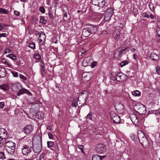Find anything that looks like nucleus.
I'll return each instance as SVG.
<instances>
[{"label": "nucleus", "instance_id": "1", "mask_svg": "<svg viewBox=\"0 0 160 160\" xmlns=\"http://www.w3.org/2000/svg\"><path fill=\"white\" fill-rule=\"evenodd\" d=\"M22 154L26 155L27 160H32L35 158V155L32 150V147L27 145H23L22 147Z\"/></svg>", "mask_w": 160, "mask_h": 160}, {"label": "nucleus", "instance_id": "2", "mask_svg": "<svg viewBox=\"0 0 160 160\" xmlns=\"http://www.w3.org/2000/svg\"><path fill=\"white\" fill-rule=\"evenodd\" d=\"M138 138L140 142L144 148L148 147L149 145V142L144 133L141 131L138 132Z\"/></svg>", "mask_w": 160, "mask_h": 160}, {"label": "nucleus", "instance_id": "3", "mask_svg": "<svg viewBox=\"0 0 160 160\" xmlns=\"http://www.w3.org/2000/svg\"><path fill=\"white\" fill-rule=\"evenodd\" d=\"M4 144H5V149L7 152L9 154H12L15 151V144L10 141L5 142Z\"/></svg>", "mask_w": 160, "mask_h": 160}, {"label": "nucleus", "instance_id": "4", "mask_svg": "<svg viewBox=\"0 0 160 160\" xmlns=\"http://www.w3.org/2000/svg\"><path fill=\"white\" fill-rule=\"evenodd\" d=\"M7 134L6 130L0 128V147L3 145L5 142V138H7Z\"/></svg>", "mask_w": 160, "mask_h": 160}, {"label": "nucleus", "instance_id": "5", "mask_svg": "<svg viewBox=\"0 0 160 160\" xmlns=\"http://www.w3.org/2000/svg\"><path fill=\"white\" fill-rule=\"evenodd\" d=\"M33 149L34 152L36 153H39L41 152L42 149V142L41 140L38 141L37 143L33 144Z\"/></svg>", "mask_w": 160, "mask_h": 160}, {"label": "nucleus", "instance_id": "6", "mask_svg": "<svg viewBox=\"0 0 160 160\" xmlns=\"http://www.w3.org/2000/svg\"><path fill=\"white\" fill-rule=\"evenodd\" d=\"M115 78L117 81L121 82L125 81L128 78L127 76L122 73H117L115 76Z\"/></svg>", "mask_w": 160, "mask_h": 160}, {"label": "nucleus", "instance_id": "7", "mask_svg": "<svg viewBox=\"0 0 160 160\" xmlns=\"http://www.w3.org/2000/svg\"><path fill=\"white\" fill-rule=\"evenodd\" d=\"M110 114L111 119L113 122L117 123H120V118L116 113L114 112H111Z\"/></svg>", "mask_w": 160, "mask_h": 160}, {"label": "nucleus", "instance_id": "8", "mask_svg": "<svg viewBox=\"0 0 160 160\" xmlns=\"http://www.w3.org/2000/svg\"><path fill=\"white\" fill-rule=\"evenodd\" d=\"M106 147L104 145L98 144L96 147V151L99 153H102L105 152Z\"/></svg>", "mask_w": 160, "mask_h": 160}, {"label": "nucleus", "instance_id": "9", "mask_svg": "<svg viewBox=\"0 0 160 160\" xmlns=\"http://www.w3.org/2000/svg\"><path fill=\"white\" fill-rule=\"evenodd\" d=\"M33 127L31 124L25 125L23 129V131L26 134H28L31 132L33 130Z\"/></svg>", "mask_w": 160, "mask_h": 160}, {"label": "nucleus", "instance_id": "10", "mask_svg": "<svg viewBox=\"0 0 160 160\" xmlns=\"http://www.w3.org/2000/svg\"><path fill=\"white\" fill-rule=\"evenodd\" d=\"M92 2L93 4L100 7H103L105 3L104 0H92Z\"/></svg>", "mask_w": 160, "mask_h": 160}, {"label": "nucleus", "instance_id": "11", "mask_svg": "<svg viewBox=\"0 0 160 160\" xmlns=\"http://www.w3.org/2000/svg\"><path fill=\"white\" fill-rule=\"evenodd\" d=\"M115 107L116 110L118 112L122 113L124 111L123 106L122 104L120 103H116L115 105Z\"/></svg>", "mask_w": 160, "mask_h": 160}, {"label": "nucleus", "instance_id": "12", "mask_svg": "<svg viewBox=\"0 0 160 160\" xmlns=\"http://www.w3.org/2000/svg\"><path fill=\"white\" fill-rule=\"evenodd\" d=\"M25 93H27L28 95H32L31 93L29 92V91L24 88L21 89L17 93V95L18 96H19L20 95H22Z\"/></svg>", "mask_w": 160, "mask_h": 160}, {"label": "nucleus", "instance_id": "13", "mask_svg": "<svg viewBox=\"0 0 160 160\" xmlns=\"http://www.w3.org/2000/svg\"><path fill=\"white\" fill-rule=\"evenodd\" d=\"M46 35L44 32H42L39 34L38 40L39 43L42 44L45 41Z\"/></svg>", "mask_w": 160, "mask_h": 160}, {"label": "nucleus", "instance_id": "14", "mask_svg": "<svg viewBox=\"0 0 160 160\" xmlns=\"http://www.w3.org/2000/svg\"><path fill=\"white\" fill-rule=\"evenodd\" d=\"M90 34L95 33L97 31L96 26L92 25H89L87 27Z\"/></svg>", "mask_w": 160, "mask_h": 160}, {"label": "nucleus", "instance_id": "15", "mask_svg": "<svg viewBox=\"0 0 160 160\" xmlns=\"http://www.w3.org/2000/svg\"><path fill=\"white\" fill-rule=\"evenodd\" d=\"M130 118L132 122L135 124L138 122V120L137 116L134 114H132L130 115Z\"/></svg>", "mask_w": 160, "mask_h": 160}, {"label": "nucleus", "instance_id": "16", "mask_svg": "<svg viewBox=\"0 0 160 160\" xmlns=\"http://www.w3.org/2000/svg\"><path fill=\"white\" fill-rule=\"evenodd\" d=\"M141 107L140 108L137 112L141 114H144L146 112V108L143 104H140Z\"/></svg>", "mask_w": 160, "mask_h": 160}, {"label": "nucleus", "instance_id": "17", "mask_svg": "<svg viewBox=\"0 0 160 160\" xmlns=\"http://www.w3.org/2000/svg\"><path fill=\"white\" fill-rule=\"evenodd\" d=\"M63 9H64L63 10L64 13L63 14V20L64 21H66L69 18L67 16V13H68V8L67 7H65Z\"/></svg>", "mask_w": 160, "mask_h": 160}, {"label": "nucleus", "instance_id": "18", "mask_svg": "<svg viewBox=\"0 0 160 160\" xmlns=\"http://www.w3.org/2000/svg\"><path fill=\"white\" fill-rule=\"evenodd\" d=\"M82 34L85 37H88L91 34L87 27L83 30Z\"/></svg>", "mask_w": 160, "mask_h": 160}, {"label": "nucleus", "instance_id": "19", "mask_svg": "<svg viewBox=\"0 0 160 160\" xmlns=\"http://www.w3.org/2000/svg\"><path fill=\"white\" fill-rule=\"evenodd\" d=\"M151 59L153 60L157 61L159 59V56L155 53H152L150 55Z\"/></svg>", "mask_w": 160, "mask_h": 160}, {"label": "nucleus", "instance_id": "20", "mask_svg": "<svg viewBox=\"0 0 160 160\" xmlns=\"http://www.w3.org/2000/svg\"><path fill=\"white\" fill-rule=\"evenodd\" d=\"M120 31L118 30H115L113 34V36L115 39H118L119 38Z\"/></svg>", "mask_w": 160, "mask_h": 160}, {"label": "nucleus", "instance_id": "21", "mask_svg": "<svg viewBox=\"0 0 160 160\" xmlns=\"http://www.w3.org/2000/svg\"><path fill=\"white\" fill-rule=\"evenodd\" d=\"M0 88L4 91H7L9 90V86L8 84H4L0 85Z\"/></svg>", "mask_w": 160, "mask_h": 160}, {"label": "nucleus", "instance_id": "22", "mask_svg": "<svg viewBox=\"0 0 160 160\" xmlns=\"http://www.w3.org/2000/svg\"><path fill=\"white\" fill-rule=\"evenodd\" d=\"M5 71L4 68L0 67V78H3L5 76Z\"/></svg>", "mask_w": 160, "mask_h": 160}, {"label": "nucleus", "instance_id": "23", "mask_svg": "<svg viewBox=\"0 0 160 160\" xmlns=\"http://www.w3.org/2000/svg\"><path fill=\"white\" fill-rule=\"evenodd\" d=\"M105 157V155L103 156H101L99 155H95L92 157V160H95L98 159V160H102V158H104Z\"/></svg>", "mask_w": 160, "mask_h": 160}, {"label": "nucleus", "instance_id": "24", "mask_svg": "<svg viewBox=\"0 0 160 160\" xmlns=\"http://www.w3.org/2000/svg\"><path fill=\"white\" fill-rule=\"evenodd\" d=\"M148 6L150 10L154 13H155V7H154V4L151 2H149L148 4Z\"/></svg>", "mask_w": 160, "mask_h": 160}, {"label": "nucleus", "instance_id": "25", "mask_svg": "<svg viewBox=\"0 0 160 160\" xmlns=\"http://www.w3.org/2000/svg\"><path fill=\"white\" fill-rule=\"evenodd\" d=\"M113 12V11L112 8H108L107 10L105 12L106 13L110 15V16H112Z\"/></svg>", "mask_w": 160, "mask_h": 160}, {"label": "nucleus", "instance_id": "26", "mask_svg": "<svg viewBox=\"0 0 160 160\" xmlns=\"http://www.w3.org/2000/svg\"><path fill=\"white\" fill-rule=\"evenodd\" d=\"M2 62L5 64L7 66L9 67H11V64L10 63H9L7 60L4 58H2Z\"/></svg>", "mask_w": 160, "mask_h": 160}, {"label": "nucleus", "instance_id": "27", "mask_svg": "<svg viewBox=\"0 0 160 160\" xmlns=\"http://www.w3.org/2000/svg\"><path fill=\"white\" fill-rule=\"evenodd\" d=\"M40 22L41 23H42L43 24H46L47 21L44 16H41L40 17Z\"/></svg>", "mask_w": 160, "mask_h": 160}, {"label": "nucleus", "instance_id": "28", "mask_svg": "<svg viewBox=\"0 0 160 160\" xmlns=\"http://www.w3.org/2000/svg\"><path fill=\"white\" fill-rule=\"evenodd\" d=\"M8 12H9L8 10L2 8H0V13L8 14Z\"/></svg>", "mask_w": 160, "mask_h": 160}, {"label": "nucleus", "instance_id": "29", "mask_svg": "<svg viewBox=\"0 0 160 160\" xmlns=\"http://www.w3.org/2000/svg\"><path fill=\"white\" fill-rule=\"evenodd\" d=\"M140 104H142L140 103H138L136 104L134 106V109L137 111H138V110L140 108L141 105Z\"/></svg>", "mask_w": 160, "mask_h": 160}, {"label": "nucleus", "instance_id": "30", "mask_svg": "<svg viewBox=\"0 0 160 160\" xmlns=\"http://www.w3.org/2000/svg\"><path fill=\"white\" fill-rule=\"evenodd\" d=\"M40 70L41 72L42 73V74L44 72L45 70L44 64L43 62H41L40 63Z\"/></svg>", "mask_w": 160, "mask_h": 160}, {"label": "nucleus", "instance_id": "31", "mask_svg": "<svg viewBox=\"0 0 160 160\" xmlns=\"http://www.w3.org/2000/svg\"><path fill=\"white\" fill-rule=\"evenodd\" d=\"M132 93L135 96H139L141 95L140 92L138 90H136L132 92Z\"/></svg>", "mask_w": 160, "mask_h": 160}, {"label": "nucleus", "instance_id": "32", "mask_svg": "<svg viewBox=\"0 0 160 160\" xmlns=\"http://www.w3.org/2000/svg\"><path fill=\"white\" fill-rule=\"evenodd\" d=\"M149 113V114H159L160 113L159 111L156 110L150 111Z\"/></svg>", "mask_w": 160, "mask_h": 160}, {"label": "nucleus", "instance_id": "33", "mask_svg": "<svg viewBox=\"0 0 160 160\" xmlns=\"http://www.w3.org/2000/svg\"><path fill=\"white\" fill-rule=\"evenodd\" d=\"M125 50L123 49L122 50H120L119 49H117L116 50V53H118V55H119V57L120 56V55L122 54L123 53H125Z\"/></svg>", "mask_w": 160, "mask_h": 160}, {"label": "nucleus", "instance_id": "34", "mask_svg": "<svg viewBox=\"0 0 160 160\" xmlns=\"http://www.w3.org/2000/svg\"><path fill=\"white\" fill-rule=\"evenodd\" d=\"M47 143L48 148H50L52 150L51 148L54 145L53 142L52 141H48Z\"/></svg>", "mask_w": 160, "mask_h": 160}, {"label": "nucleus", "instance_id": "35", "mask_svg": "<svg viewBox=\"0 0 160 160\" xmlns=\"http://www.w3.org/2000/svg\"><path fill=\"white\" fill-rule=\"evenodd\" d=\"M34 57L37 60H39L41 58L40 55L37 53H34Z\"/></svg>", "mask_w": 160, "mask_h": 160}, {"label": "nucleus", "instance_id": "36", "mask_svg": "<svg viewBox=\"0 0 160 160\" xmlns=\"http://www.w3.org/2000/svg\"><path fill=\"white\" fill-rule=\"evenodd\" d=\"M28 46L33 49H34L35 48V45L34 43H30L28 44Z\"/></svg>", "mask_w": 160, "mask_h": 160}, {"label": "nucleus", "instance_id": "37", "mask_svg": "<svg viewBox=\"0 0 160 160\" xmlns=\"http://www.w3.org/2000/svg\"><path fill=\"white\" fill-rule=\"evenodd\" d=\"M112 16L105 13L104 19L105 20L107 21L109 20L112 17Z\"/></svg>", "mask_w": 160, "mask_h": 160}, {"label": "nucleus", "instance_id": "38", "mask_svg": "<svg viewBox=\"0 0 160 160\" xmlns=\"http://www.w3.org/2000/svg\"><path fill=\"white\" fill-rule=\"evenodd\" d=\"M8 26V24H4L3 23H0V31H2L4 29V28Z\"/></svg>", "mask_w": 160, "mask_h": 160}, {"label": "nucleus", "instance_id": "39", "mask_svg": "<svg viewBox=\"0 0 160 160\" xmlns=\"http://www.w3.org/2000/svg\"><path fill=\"white\" fill-rule=\"evenodd\" d=\"M7 57H9V58L11 59L12 60H16L17 59V57L16 56L13 54H10L8 56H7Z\"/></svg>", "mask_w": 160, "mask_h": 160}, {"label": "nucleus", "instance_id": "40", "mask_svg": "<svg viewBox=\"0 0 160 160\" xmlns=\"http://www.w3.org/2000/svg\"><path fill=\"white\" fill-rule=\"evenodd\" d=\"M128 63V62L127 60H125L122 62L120 63V65L121 67H122L124 66L127 65Z\"/></svg>", "mask_w": 160, "mask_h": 160}, {"label": "nucleus", "instance_id": "41", "mask_svg": "<svg viewBox=\"0 0 160 160\" xmlns=\"http://www.w3.org/2000/svg\"><path fill=\"white\" fill-rule=\"evenodd\" d=\"M5 158L4 153L2 152H0V159H4Z\"/></svg>", "mask_w": 160, "mask_h": 160}, {"label": "nucleus", "instance_id": "42", "mask_svg": "<svg viewBox=\"0 0 160 160\" xmlns=\"http://www.w3.org/2000/svg\"><path fill=\"white\" fill-rule=\"evenodd\" d=\"M19 76L20 78L24 81H26L27 80V78L21 74H20Z\"/></svg>", "mask_w": 160, "mask_h": 160}, {"label": "nucleus", "instance_id": "43", "mask_svg": "<svg viewBox=\"0 0 160 160\" xmlns=\"http://www.w3.org/2000/svg\"><path fill=\"white\" fill-rule=\"evenodd\" d=\"M39 10L42 13H44L45 12V9L43 7H40L39 8Z\"/></svg>", "mask_w": 160, "mask_h": 160}, {"label": "nucleus", "instance_id": "44", "mask_svg": "<svg viewBox=\"0 0 160 160\" xmlns=\"http://www.w3.org/2000/svg\"><path fill=\"white\" fill-rule=\"evenodd\" d=\"M92 114L91 113H88L86 116L87 118V119H88L89 120H91L92 119Z\"/></svg>", "mask_w": 160, "mask_h": 160}, {"label": "nucleus", "instance_id": "45", "mask_svg": "<svg viewBox=\"0 0 160 160\" xmlns=\"http://www.w3.org/2000/svg\"><path fill=\"white\" fill-rule=\"evenodd\" d=\"M78 105L77 102L76 100L73 101L72 104V106L73 107H76Z\"/></svg>", "mask_w": 160, "mask_h": 160}, {"label": "nucleus", "instance_id": "46", "mask_svg": "<svg viewBox=\"0 0 160 160\" xmlns=\"http://www.w3.org/2000/svg\"><path fill=\"white\" fill-rule=\"evenodd\" d=\"M48 15L50 18L51 19H53L54 18V15L51 12H49Z\"/></svg>", "mask_w": 160, "mask_h": 160}, {"label": "nucleus", "instance_id": "47", "mask_svg": "<svg viewBox=\"0 0 160 160\" xmlns=\"http://www.w3.org/2000/svg\"><path fill=\"white\" fill-rule=\"evenodd\" d=\"M11 72L12 73L13 76L15 77H18V72L13 71H12Z\"/></svg>", "mask_w": 160, "mask_h": 160}, {"label": "nucleus", "instance_id": "48", "mask_svg": "<svg viewBox=\"0 0 160 160\" xmlns=\"http://www.w3.org/2000/svg\"><path fill=\"white\" fill-rule=\"evenodd\" d=\"M98 64V63L97 62L94 61L91 64V67L92 68H94Z\"/></svg>", "mask_w": 160, "mask_h": 160}, {"label": "nucleus", "instance_id": "49", "mask_svg": "<svg viewBox=\"0 0 160 160\" xmlns=\"http://www.w3.org/2000/svg\"><path fill=\"white\" fill-rule=\"evenodd\" d=\"M90 59L88 57L85 58L83 60L84 62H86L87 63H88L90 61Z\"/></svg>", "mask_w": 160, "mask_h": 160}, {"label": "nucleus", "instance_id": "50", "mask_svg": "<svg viewBox=\"0 0 160 160\" xmlns=\"http://www.w3.org/2000/svg\"><path fill=\"white\" fill-rule=\"evenodd\" d=\"M52 41L53 42L56 43H57L58 42V41L56 39V38L55 37H53V38H52Z\"/></svg>", "mask_w": 160, "mask_h": 160}, {"label": "nucleus", "instance_id": "51", "mask_svg": "<svg viewBox=\"0 0 160 160\" xmlns=\"http://www.w3.org/2000/svg\"><path fill=\"white\" fill-rule=\"evenodd\" d=\"M156 71L158 74L160 75V68L158 66H157L156 67Z\"/></svg>", "mask_w": 160, "mask_h": 160}, {"label": "nucleus", "instance_id": "52", "mask_svg": "<svg viewBox=\"0 0 160 160\" xmlns=\"http://www.w3.org/2000/svg\"><path fill=\"white\" fill-rule=\"evenodd\" d=\"M131 138L133 140H134L136 138V137L133 134H131L130 135Z\"/></svg>", "mask_w": 160, "mask_h": 160}, {"label": "nucleus", "instance_id": "53", "mask_svg": "<svg viewBox=\"0 0 160 160\" xmlns=\"http://www.w3.org/2000/svg\"><path fill=\"white\" fill-rule=\"evenodd\" d=\"M5 106V103L3 102H0V108H3Z\"/></svg>", "mask_w": 160, "mask_h": 160}, {"label": "nucleus", "instance_id": "54", "mask_svg": "<svg viewBox=\"0 0 160 160\" xmlns=\"http://www.w3.org/2000/svg\"><path fill=\"white\" fill-rule=\"evenodd\" d=\"M78 148H79L82 152H83V149L84 148V146L82 145H78Z\"/></svg>", "mask_w": 160, "mask_h": 160}, {"label": "nucleus", "instance_id": "55", "mask_svg": "<svg viewBox=\"0 0 160 160\" xmlns=\"http://www.w3.org/2000/svg\"><path fill=\"white\" fill-rule=\"evenodd\" d=\"M142 16L144 17L147 18H149V14L146 12L143 13L142 14Z\"/></svg>", "mask_w": 160, "mask_h": 160}, {"label": "nucleus", "instance_id": "56", "mask_svg": "<svg viewBox=\"0 0 160 160\" xmlns=\"http://www.w3.org/2000/svg\"><path fill=\"white\" fill-rule=\"evenodd\" d=\"M10 52H11V51H10V49H9L8 48H7L5 50L4 53L5 54V53H10Z\"/></svg>", "mask_w": 160, "mask_h": 160}, {"label": "nucleus", "instance_id": "57", "mask_svg": "<svg viewBox=\"0 0 160 160\" xmlns=\"http://www.w3.org/2000/svg\"><path fill=\"white\" fill-rule=\"evenodd\" d=\"M114 57L116 58H119V55H118V53H116V50L115 51L114 54Z\"/></svg>", "mask_w": 160, "mask_h": 160}, {"label": "nucleus", "instance_id": "58", "mask_svg": "<svg viewBox=\"0 0 160 160\" xmlns=\"http://www.w3.org/2000/svg\"><path fill=\"white\" fill-rule=\"evenodd\" d=\"M133 58L135 60H137L138 58V57L136 53L133 54Z\"/></svg>", "mask_w": 160, "mask_h": 160}, {"label": "nucleus", "instance_id": "59", "mask_svg": "<svg viewBox=\"0 0 160 160\" xmlns=\"http://www.w3.org/2000/svg\"><path fill=\"white\" fill-rule=\"evenodd\" d=\"M14 14L17 16H19L20 14V12L17 11H14Z\"/></svg>", "mask_w": 160, "mask_h": 160}, {"label": "nucleus", "instance_id": "60", "mask_svg": "<svg viewBox=\"0 0 160 160\" xmlns=\"http://www.w3.org/2000/svg\"><path fill=\"white\" fill-rule=\"evenodd\" d=\"M44 154L42 153L41 154V155L39 157V159H41L43 158H44Z\"/></svg>", "mask_w": 160, "mask_h": 160}, {"label": "nucleus", "instance_id": "61", "mask_svg": "<svg viewBox=\"0 0 160 160\" xmlns=\"http://www.w3.org/2000/svg\"><path fill=\"white\" fill-rule=\"evenodd\" d=\"M48 135L49 138L50 139H52L53 138L52 135L51 133H48Z\"/></svg>", "mask_w": 160, "mask_h": 160}, {"label": "nucleus", "instance_id": "62", "mask_svg": "<svg viewBox=\"0 0 160 160\" xmlns=\"http://www.w3.org/2000/svg\"><path fill=\"white\" fill-rule=\"evenodd\" d=\"M0 37H6L7 35L6 33H2L0 34Z\"/></svg>", "mask_w": 160, "mask_h": 160}, {"label": "nucleus", "instance_id": "63", "mask_svg": "<svg viewBox=\"0 0 160 160\" xmlns=\"http://www.w3.org/2000/svg\"><path fill=\"white\" fill-rule=\"evenodd\" d=\"M149 17L152 19H154L155 18V17L154 15L152 14H151L150 15H149Z\"/></svg>", "mask_w": 160, "mask_h": 160}, {"label": "nucleus", "instance_id": "64", "mask_svg": "<svg viewBox=\"0 0 160 160\" xmlns=\"http://www.w3.org/2000/svg\"><path fill=\"white\" fill-rule=\"evenodd\" d=\"M85 51H83L82 52L80 51L78 52L79 55H82V54H83L85 53Z\"/></svg>", "mask_w": 160, "mask_h": 160}]
</instances>
